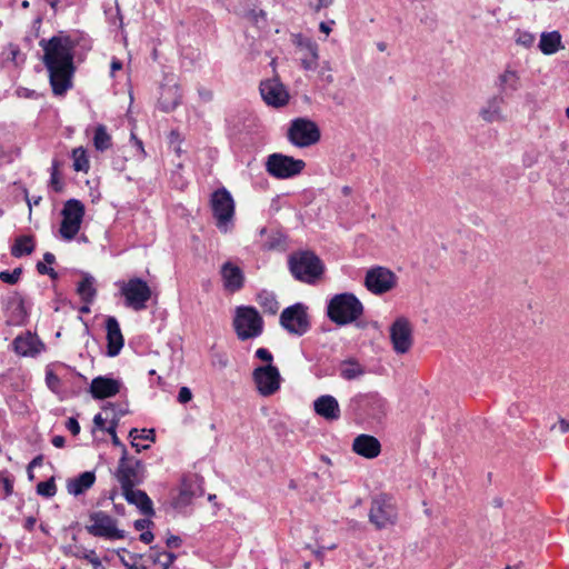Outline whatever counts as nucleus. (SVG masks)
Wrapping results in <instances>:
<instances>
[{
  "instance_id": "c756f323",
  "label": "nucleus",
  "mask_w": 569,
  "mask_h": 569,
  "mask_svg": "<svg viewBox=\"0 0 569 569\" xmlns=\"http://www.w3.org/2000/svg\"><path fill=\"white\" fill-rule=\"evenodd\" d=\"M194 496H196V491L193 490L192 479L189 477L182 478L179 492L172 499L173 508L182 509V508L189 506Z\"/></svg>"
},
{
  "instance_id": "4d7b16f0",
  "label": "nucleus",
  "mask_w": 569,
  "mask_h": 569,
  "mask_svg": "<svg viewBox=\"0 0 569 569\" xmlns=\"http://www.w3.org/2000/svg\"><path fill=\"white\" fill-rule=\"evenodd\" d=\"M333 1L335 0H317L315 4L310 3V7L315 12H319L321 9L330 7Z\"/></svg>"
},
{
  "instance_id": "c9c22d12",
  "label": "nucleus",
  "mask_w": 569,
  "mask_h": 569,
  "mask_svg": "<svg viewBox=\"0 0 569 569\" xmlns=\"http://www.w3.org/2000/svg\"><path fill=\"white\" fill-rule=\"evenodd\" d=\"M93 146L98 151H106L111 147V136L104 124H98L94 129Z\"/></svg>"
},
{
  "instance_id": "393cba45",
  "label": "nucleus",
  "mask_w": 569,
  "mask_h": 569,
  "mask_svg": "<svg viewBox=\"0 0 569 569\" xmlns=\"http://www.w3.org/2000/svg\"><path fill=\"white\" fill-rule=\"evenodd\" d=\"M315 412L326 420L333 421L340 418L338 400L330 395H322L313 401Z\"/></svg>"
},
{
  "instance_id": "f257e3e1",
  "label": "nucleus",
  "mask_w": 569,
  "mask_h": 569,
  "mask_svg": "<svg viewBox=\"0 0 569 569\" xmlns=\"http://www.w3.org/2000/svg\"><path fill=\"white\" fill-rule=\"evenodd\" d=\"M44 51L43 63L49 72L52 92L56 96L64 94L72 87L74 73V49L91 50V41L83 34H68L60 31L58 34L39 42Z\"/></svg>"
},
{
  "instance_id": "6e6552de",
  "label": "nucleus",
  "mask_w": 569,
  "mask_h": 569,
  "mask_svg": "<svg viewBox=\"0 0 569 569\" xmlns=\"http://www.w3.org/2000/svg\"><path fill=\"white\" fill-rule=\"evenodd\" d=\"M280 326L292 336L302 337L311 329L308 307L296 302L282 310L279 318Z\"/></svg>"
},
{
  "instance_id": "9d476101",
  "label": "nucleus",
  "mask_w": 569,
  "mask_h": 569,
  "mask_svg": "<svg viewBox=\"0 0 569 569\" xmlns=\"http://www.w3.org/2000/svg\"><path fill=\"white\" fill-rule=\"evenodd\" d=\"M86 214L84 204L78 199H69L61 210L62 221L59 233L62 239L71 241L78 234Z\"/></svg>"
},
{
  "instance_id": "f704fd0d",
  "label": "nucleus",
  "mask_w": 569,
  "mask_h": 569,
  "mask_svg": "<svg viewBox=\"0 0 569 569\" xmlns=\"http://www.w3.org/2000/svg\"><path fill=\"white\" fill-rule=\"evenodd\" d=\"M77 292L80 295L82 301L91 303L97 293L94 278L90 274H84L82 280L78 283Z\"/></svg>"
},
{
  "instance_id": "864d4df0",
  "label": "nucleus",
  "mask_w": 569,
  "mask_h": 569,
  "mask_svg": "<svg viewBox=\"0 0 569 569\" xmlns=\"http://www.w3.org/2000/svg\"><path fill=\"white\" fill-rule=\"evenodd\" d=\"M192 399V392L188 387H181L178 392V401L180 403H188Z\"/></svg>"
},
{
  "instance_id": "f3484780",
  "label": "nucleus",
  "mask_w": 569,
  "mask_h": 569,
  "mask_svg": "<svg viewBox=\"0 0 569 569\" xmlns=\"http://www.w3.org/2000/svg\"><path fill=\"white\" fill-rule=\"evenodd\" d=\"M292 42L301 53V67L307 71H315L318 68L319 46L310 37L301 33L292 36Z\"/></svg>"
},
{
  "instance_id": "72a5a7b5",
  "label": "nucleus",
  "mask_w": 569,
  "mask_h": 569,
  "mask_svg": "<svg viewBox=\"0 0 569 569\" xmlns=\"http://www.w3.org/2000/svg\"><path fill=\"white\" fill-rule=\"evenodd\" d=\"M257 302L266 313L276 315L279 310V302L274 292L261 290L257 295Z\"/></svg>"
},
{
  "instance_id": "bb28decb",
  "label": "nucleus",
  "mask_w": 569,
  "mask_h": 569,
  "mask_svg": "<svg viewBox=\"0 0 569 569\" xmlns=\"http://www.w3.org/2000/svg\"><path fill=\"white\" fill-rule=\"evenodd\" d=\"M339 377L346 381L358 380L366 375V367L355 357H348L338 363Z\"/></svg>"
},
{
  "instance_id": "3c124183",
  "label": "nucleus",
  "mask_w": 569,
  "mask_h": 569,
  "mask_svg": "<svg viewBox=\"0 0 569 569\" xmlns=\"http://www.w3.org/2000/svg\"><path fill=\"white\" fill-rule=\"evenodd\" d=\"M535 37L530 32H519L517 38V43L522 44L526 48H529L533 44Z\"/></svg>"
},
{
  "instance_id": "aec40b11",
  "label": "nucleus",
  "mask_w": 569,
  "mask_h": 569,
  "mask_svg": "<svg viewBox=\"0 0 569 569\" xmlns=\"http://www.w3.org/2000/svg\"><path fill=\"white\" fill-rule=\"evenodd\" d=\"M220 277L222 280L223 289L229 293L239 292L246 283V276L243 270L228 260L220 267Z\"/></svg>"
},
{
  "instance_id": "6ab92c4d",
  "label": "nucleus",
  "mask_w": 569,
  "mask_h": 569,
  "mask_svg": "<svg viewBox=\"0 0 569 569\" xmlns=\"http://www.w3.org/2000/svg\"><path fill=\"white\" fill-rule=\"evenodd\" d=\"M351 402L373 419H381L386 416L387 401L377 392L357 395Z\"/></svg>"
},
{
  "instance_id": "e433bc0d",
  "label": "nucleus",
  "mask_w": 569,
  "mask_h": 569,
  "mask_svg": "<svg viewBox=\"0 0 569 569\" xmlns=\"http://www.w3.org/2000/svg\"><path fill=\"white\" fill-rule=\"evenodd\" d=\"M520 88V79L515 71L506 70L500 76V89L506 93H511Z\"/></svg>"
},
{
  "instance_id": "6e6d98bb",
  "label": "nucleus",
  "mask_w": 569,
  "mask_h": 569,
  "mask_svg": "<svg viewBox=\"0 0 569 569\" xmlns=\"http://www.w3.org/2000/svg\"><path fill=\"white\" fill-rule=\"evenodd\" d=\"M66 428L73 435L77 436L80 432V425L73 417L69 418L66 422Z\"/></svg>"
},
{
  "instance_id": "a211bd4d",
  "label": "nucleus",
  "mask_w": 569,
  "mask_h": 569,
  "mask_svg": "<svg viewBox=\"0 0 569 569\" xmlns=\"http://www.w3.org/2000/svg\"><path fill=\"white\" fill-rule=\"evenodd\" d=\"M259 90L268 106L280 108L289 101V92L278 78L261 81Z\"/></svg>"
},
{
  "instance_id": "603ef678",
  "label": "nucleus",
  "mask_w": 569,
  "mask_h": 569,
  "mask_svg": "<svg viewBox=\"0 0 569 569\" xmlns=\"http://www.w3.org/2000/svg\"><path fill=\"white\" fill-rule=\"evenodd\" d=\"M254 356H256V358L267 362V365H269V363L272 365L273 356L268 349L259 348L256 350Z\"/></svg>"
},
{
  "instance_id": "f8f14e48",
  "label": "nucleus",
  "mask_w": 569,
  "mask_h": 569,
  "mask_svg": "<svg viewBox=\"0 0 569 569\" xmlns=\"http://www.w3.org/2000/svg\"><path fill=\"white\" fill-rule=\"evenodd\" d=\"M306 167V162L301 159L282 153H272L268 156L266 161V171L277 179H289L298 176Z\"/></svg>"
},
{
  "instance_id": "c03bdc74",
  "label": "nucleus",
  "mask_w": 569,
  "mask_h": 569,
  "mask_svg": "<svg viewBox=\"0 0 569 569\" xmlns=\"http://www.w3.org/2000/svg\"><path fill=\"white\" fill-rule=\"evenodd\" d=\"M102 409L104 411H112V418L111 419H117V422H119L120 418L126 416L128 412H129V409H128V405L124 403V405H116V403H112V402H107Z\"/></svg>"
},
{
  "instance_id": "5fc2aeb1",
  "label": "nucleus",
  "mask_w": 569,
  "mask_h": 569,
  "mask_svg": "<svg viewBox=\"0 0 569 569\" xmlns=\"http://www.w3.org/2000/svg\"><path fill=\"white\" fill-rule=\"evenodd\" d=\"M152 525L153 522L148 518L138 519L133 522V527L138 531H146V529L148 530Z\"/></svg>"
},
{
  "instance_id": "ddd939ff",
  "label": "nucleus",
  "mask_w": 569,
  "mask_h": 569,
  "mask_svg": "<svg viewBox=\"0 0 569 569\" xmlns=\"http://www.w3.org/2000/svg\"><path fill=\"white\" fill-rule=\"evenodd\" d=\"M398 512L396 505L388 495H379L372 498L369 511V521L377 529H383L389 525L396 523Z\"/></svg>"
},
{
  "instance_id": "c85d7f7f",
  "label": "nucleus",
  "mask_w": 569,
  "mask_h": 569,
  "mask_svg": "<svg viewBox=\"0 0 569 569\" xmlns=\"http://www.w3.org/2000/svg\"><path fill=\"white\" fill-rule=\"evenodd\" d=\"M148 563L158 566L160 569H169L176 560V555L167 550H160L158 547H151L146 555H142Z\"/></svg>"
},
{
  "instance_id": "0eeeda50",
  "label": "nucleus",
  "mask_w": 569,
  "mask_h": 569,
  "mask_svg": "<svg viewBox=\"0 0 569 569\" xmlns=\"http://www.w3.org/2000/svg\"><path fill=\"white\" fill-rule=\"evenodd\" d=\"M234 330L240 340L259 337L263 330V320L254 307L241 306L236 310Z\"/></svg>"
},
{
  "instance_id": "2eb2a0df",
  "label": "nucleus",
  "mask_w": 569,
  "mask_h": 569,
  "mask_svg": "<svg viewBox=\"0 0 569 569\" xmlns=\"http://www.w3.org/2000/svg\"><path fill=\"white\" fill-rule=\"evenodd\" d=\"M397 284V276L385 267L370 268L365 278L366 288L375 295H383L392 290Z\"/></svg>"
},
{
  "instance_id": "1a4fd4ad",
  "label": "nucleus",
  "mask_w": 569,
  "mask_h": 569,
  "mask_svg": "<svg viewBox=\"0 0 569 569\" xmlns=\"http://www.w3.org/2000/svg\"><path fill=\"white\" fill-rule=\"evenodd\" d=\"M121 296L124 297V305L134 311H141L147 308V302L151 298V289L148 282L141 278L134 277L128 281H119Z\"/></svg>"
},
{
  "instance_id": "de8ad7c7",
  "label": "nucleus",
  "mask_w": 569,
  "mask_h": 569,
  "mask_svg": "<svg viewBox=\"0 0 569 569\" xmlns=\"http://www.w3.org/2000/svg\"><path fill=\"white\" fill-rule=\"evenodd\" d=\"M117 419H111L110 425L108 428H106V432L111 436L112 443L117 447H120L122 450L126 448V446L122 443V441L118 438L116 429L118 427Z\"/></svg>"
},
{
  "instance_id": "cd10ccee",
  "label": "nucleus",
  "mask_w": 569,
  "mask_h": 569,
  "mask_svg": "<svg viewBox=\"0 0 569 569\" xmlns=\"http://www.w3.org/2000/svg\"><path fill=\"white\" fill-rule=\"evenodd\" d=\"M96 482L94 471H84L74 478L67 480V491L72 496L83 495Z\"/></svg>"
},
{
  "instance_id": "9b49d317",
  "label": "nucleus",
  "mask_w": 569,
  "mask_h": 569,
  "mask_svg": "<svg viewBox=\"0 0 569 569\" xmlns=\"http://www.w3.org/2000/svg\"><path fill=\"white\" fill-rule=\"evenodd\" d=\"M321 138L317 123L307 118H296L288 129L289 141L300 148L317 143Z\"/></svg>"
},
{
  "instance_id": "473e14b6",
  "label": "nucleus",
  "mask_w": 569,
  "mask_h": 569,
  "mask_svg": "<svg viewBox=\"0 0 569 569\" xmlns=\"http://www.w3.org/2000/svg\"><path fill=\"white\" fill-rule=\"evenodd\" d=\"M561 48V34L558 31L542 32L539 49L545 54H553Z\"/></svg>"
},
{
  "instance_id": "423d86ee",
  "label": "nucleus",
  "mask_w": 569,
  "mask_h": 569,
  "mask_svg": "<svg viewBox=\"0 0 569 569\" xmlns=\"http://www.w3.org/2000/svg\"><path fill=\"white\" fill-rule=\"evenodd\" d=\"M210 208L216 219L217 228L222 232H227L229 224L232 223L236 208L230 191L224 187L214 190L210 197Z\"/></svg>"
},
{
  "instance_id": "e2e57ef3",
  "label": "nucleus",
  "mask_w": 569,
  "mask_h": 569,
  "mask_svg": "<svg viewBox=\"0 0 569 569\" xmlns=\"http://www.w3.org/2000/svg\"><path fill=\"white\" fill-rule=\"evenodd\" d=\"M93 423L98 429L103 430V431H106V428H108L106 426V419L101 416V413H98L94 416Z\"/></svg>"
},
{
  "instance_id": "0e129e2a",
  "label": "nucleus",
  "mask_w": 569,
  "mask_h": 569,
  "mask_svg": "<svg viewBox=\"0 0 569 569\" xmlns=\"http://www.w3.org/2000/svg\"><path fill=\"white\" fill-rule=\"evenodd\" d=\"M153 538H154V536L150 530L142 531L139 537L140 541H142L143 543H147V545L151 543Z\"/></svg>"
},
{
  "instance_id": "052dcab7",
  "label": "nucleus",
  "mask_w": 569,
  "mask_h": 569,
  "mask_svg": "<svg viewBox=\"0 0 569 569\" xmlns=\"http://www.w3.org/2000/svg\"><path fill=\"white\" fill-rule=\"evenodd\" d=\"M2 485L6 496H11L13 492V481L10 478L6 477L2 478Z\"/></svg>"
},
{
  "instance_id": "7ed1b4c3",
  "label": "nucleus",
  "mask_w": 569,
  "mask_h": 569,
  "mask_svg": "<svg viewBox=\"0 0 569 569\" xmlns=\"http://www.w3.org/2000/svg\"><path fill=\"white\" fill-rule=\"evenodd\" d=\"M288 266L295 279L315 284L325 272V264L312 251H298L290 254Z\"/></svg>"
},
{
  "instance_id": "dca6fc26",
  "label": "nucleus",
  "mask_w": 569,
  "mask_h": 569,
  "mask_svg": "<svg viewBox=\"0 0 569 569\" xmlns=\"http://www.w3.org/2000/svg\"><path fill=\"white\" fill-rule=\"evenodd\" d=\"M390 340L396 353H407L412 345V327L409 320L405 317L397 318L390 326Z\"/></svg>"
},
{
  "instance_id": "774afa93",
  "label": "nucleus",
  "mask_w": 569,
  "mask_h": 569,
  "mask_svg": "<svg viewBox=\"0 0 569 569\" xmlns=\"http://www.w3.org/2000/svg\"><path fill=\"white\" fill-rule=\"evenodd\" d=\"M43 462V456L42 455H38L37 457H34L30 463L28 465L29 466V469H32L34 467H40Z\"/></svg>"
},
{
  "instance_id": "09e8293b",
  "label": "nucleus",
  "mask_w": 569,
  "mask_h": 569,
  "mask_svg": "<svg viewBox=\"0 0 569 569\" xmlns=\"http://www.w3.org/2000/svg\"><path fill=\"white\" fill-rule=\"evenodd\" d=\"M284 243V238L280 232H276L269 237L264 243V248L271 250Z\"/></svg>"
},
{
  "instance_id": "49530a36",
  "label": "nucleus",
  "mask_w": 569,
  "mask_h": 569,
  "mask_svg": "<svg viewBox=\"0 0 569 569\" xmlns=\"http://www.w3.org/2000/svg\"><path fill=\"white\" fill-rule=\"evenodd\" d=\"M62 551H63V553L66 556H71V557H74V558H78V559H82L83 558V553H87L88 550H86L81 546L69 545V546H64L62 548Z\"/></svg>"
},
{
  "instance_id": "2f4dec72",
  "label": "nucleus",
  "mask_w": 569,
  "mask_h": 569,
  "mask_svg": "<svg viewBox=\"0 0 569 569\" xmlns=\"http://www.w3.org/2000/svg\"><path fill=\"white\" fill-rule=\"evenodd\" d=\"M36 249V242L33 236L23 234L16 238L14 243L11 247V254L14 258H21L23 256L31 254Z\"/></svg>"
},
{
  "instance_id": "4468645a",
  "label": "nucleus",
  "mask_w": 569,
  "mask_h": 569,
  "mask_svg": "<svg viewBox=\"0 0 569 569\" xmlns=\"http://www.w3.org/2000/svg\"><path fill=\"white\" fill-rule=\"evenodd\" d=\"M252 380L260 396L270 397L280 389L282 378L279 369L269 363L257 367L252 372Z\"/></svg>"
},
{
  "instance_id": "4c0bfd02",
  "label": "nucleus",
  "mask_w": 569,
  "mask_h": 569,
  "mask_svg": "<svg viewBox=\"0 0 569 569\" xmlns=\"http://www.w3.org/2000/svg\"><path fill=\"white\" fill-rule=\"evenodd\" d=\"M73 169L78 172H88L90 164L86 150L82 147L72 151Z\"/></svg>"
},
{
  "instance_id": "20e7f679",
  "label": "nucleus",
  "mask_w": 569,
  "mask_h": 569,
  "mask_svg": "<svg viewBox=\"0 0 569 569\" xmlns=\"http://www.w3.org/2000/svg\"><path fill=\"white\" fill-rule=\"evenodd\" d=\"M89 523L86 525V531L96 538L109 541L126 538V531L118 528V520L109 513L98 510L88 515Z\"/></svg>"
},
{
  "instance_id": "ea45409f",
  "label": "nucleus",
  "mask_w": 569,
  "mask_h": 569,
  "mask_svg": "<svg viewBox=\"0 0 569 569\" xmlns=\"http://www.w3.org/2000/svg\"><path fill=\"white\" fill-rule=\"evenodd\" d=\"M118 556L120 558L121 563L127 569H138V560L143 559L142 555L132 553L124 548L118 550Z\"/></svg>"
},
{
  "instance_id": "f03ea898",
  "label": "nucleus",
  "mask_w": 569,
  "mask_h": 569,
  "mask_svg": "<svg viewBox=\"0 0 569 569\" xmlns=\"http://www.w3.org/2000/svg\"><path fill=\"white\" fill-rule=\"evenodd\" d=\"M363 315L362 302L351 292L335 295L327 305V317L338 326L355 322Z\"/></svg>"
},
{
  "instance_id": "680f3d73",
  "label": "nucleus",
  "mask_w": 569,
  "mask_h": 569,
  "mask_svg": "<svg viewBox=\"0 0 569 569\" xmlns=\"http://www.w3.org/2000/svg\"><path fill=\"white\" fill-rule=\"evenodd\" d=\"M507 565L503 569H525V562L523 561H517L515 563H511L512 560L510 557H506Z\"/></svg>"
},
{
  "instance_id": "37998d69",
  "label": "nucleus",
  "mask_w": 569,
  "mask_h": 569,
  "mask_svg": "<svg viewBox=\"0 0 569 569\" xmlns=\"http://www.w3.org/2000/svg\"><path fill=\"white\" fill-rule=\"evenodd\" d=\"M47 387L56 395H61V379L51 369L46 370Z\"/></svg>"
},
{
  "instance_id": "69168bd1",
  "label": "nucleus",
  "mask_w": 569,
  "mask_h": 569,
  "mask_svg": "<svg viewBox=\"0 0 569 569\" xmlns=\"http://www.w3.org/2000/svg\"><path fill=\"white\" fill-rule=\"evenodd\" d=\"M52 445L56 448H63L66 443V439L62 436H54L51 440Z\"/></svg>"
},
{
  "instance_id": "338daca9",
  "label": "nucleus",
  "mask_w": 569,
  "mask_h": 569,
  "mask_svg": "<svg viewBox=\"0 0 569 569\" xmlns=\"http://www.w3.org/2000/svg\"><path fill=\"white\" fill-rule=\"evenodd\" d=\"M558 426H559V429H560V432L561 433H566V432H569V420H566L563 418H560L558 420Z\"/></svg>"
},
{
  "instance_id": "79ce46f5",
  "label": "nucleus",
  "mask_w": 569,
  "mask_h": 569,
  "mask_svg": "<svg viewBox=\"0 0 569 569\" xmlns=\"http://www.w3.org/2000/svg\"><path fill=\"white\" fill-rule=\"evenodd\" d=\"M57 492V486L54 483V479L50 478L49 480L41 481L37 485V493L46 497L51 498Z\"/></svg>"
},
{
  "instance_id": "13d9d810",
  "label": "nucleus",
  "mask_w": 569,
  "mask_h": 569,
  "mask_svg": "<svg viewBox=\"0 0 569 569\" xmlns=\"http://www.w3.org/2000/svg\"><path fill=\"white\" fill-rule=\"evenodd\" d=\"M181 543H182L181 538L178 536H173V535L168 537L166 540V545L170 549L179 548L181 546Z\"/></svg>"
},
{
  "instance_id": "a878e982",
  "label": "nucleus",
  "mask_w": 569,
  "mask_h": 569,
  "mask_svg": "<svg viewBox=\"0 0 569 569\" xmlns=\"http://www.w3.org/2000/svg\"><path fill=\"white\" fill-rule=\"evenodd\" d=\"M122 493L124 499L130 505H134L143 516L151 517L154 515L152 500L143 490L136 489L134 487L122 489Z\"/></svg>"
},
{
  "instance_id": "8fccbe9b",
  "label": "nucleus",
  "mask_w": 569,
  "mask_h": 569,
  "mask_svg": "<svg viewBox=\"0 0 569 569\" xmlns=\"http://www.w3.org/2000/svg\"><path fill=\"white\" fill-rule=\"evenodd\" d=\"M82 559L87 560L92 566V569H100L102 567L101 560L94 550H88L87 553H83Z\"/></svg>"
},
{
  "instance_id": "39448f33",
  "label": "nucleus",
  "mask_w": 569,
  "mask_h": 569,
  "mask_svg": "<svg viewBox=\"0 0 569 569\" xmlns=\"http://www.w3.org/2000/svg\"><path fill=\"white\" fill-rule=\"evenodd\" d=\"M114 477L120 483L121 489L140 486L146 478L144 465L140 459L129 457L127 448H123Z\"/></svg>"
},
{
  "instance_id": "7c9ffc66",
  "label": "nucleus",
  "mask_w": 569,
  "mask_h": 569,
  "mask_svg": "<svg viewBox=\"0 0 569 569\" xmlns=\"http://www.w3.org/2000/svg\"><path fill=\"white\" fill-rule=\"evenodd\" d=\"M10 305L12 307V311L9 322L16 326L26 323L29 317V309L27 307L26 299L22 296L17 295L11 299Z\"/></svg>"
},
{
  "instance_id": "bf43d9fd",
  "label": "nucleus",
  "mask_w": 569,
  "mask_h": 569,
  "mask_svg": "<svg viewBox=\"0 0 569 569\" xmlns=\"http://www.w3.org/2000/svg\"><path fill=\"white\" fill-rule=\"evenodd\" d=\"M507 412L511 417H519L523 412V406L520 403H513L508 408Z\"/></svg>"
},
{
  "instance_id": "58836bf2",
  "label": "nucleus",
  "mask_w": 569,
  "mask_h": 569,
  "mask_svg": "<svg viewBox=\"0 0 569 569\" xmlns=\"http://www.w3.org/2000/svg\"><path fill=\"white\" fill-rule=\"evenodd\" d=\"M479 114L483 121L489 123L498 119V101L496 97L488 100L487 106L480 109Z\"/></svg>"
},
{
  "instance_id": "5701e85b",
  "label": "nucleus",
  "mask_w": 569,
  "mask_h": 569,
  "mask_svg": "<svg viewBox=\"0 0 569 569\" xmlns=\"http://www.w3.org/2000/svg\"><path fill=\"white\" fill-rule=\"evenodd\" d=\"M107 330V356L116 357L120 353L124 345V338L121 333L120 325L114 317H108L106 320Z\"/></svg>"
},
{
  "instance_id": "412c9836",
  "label": "nucleus",
  "mask_w": 569,
  "mask_h": 569,
  "mask_svg": "<svg viewBox=\"0 0 569 569\" xmlns=\"http://www.w3.org/2000/svg\"><path fill=\"white\" fill-rule=\"evenodd\" d=\"M13 350L22 357H34L44 350V343L32 335L30 331L24 335L17 336L12 342Z\"/></svg>"
},
{
  "instance_id": "b1692460",
  "label": "nucleus",
  "mask_w": 569,
  "mask_h": 569,
  "mask_svg": "<svg viewBox=\"0 0 569 569\" xmlns=\"http://www.w3.org/2000/svg\"><path fill=\"white\" fill-rule=\"evenodd\" d=\"M352 450L361 457L373 459L379 456L381 445L376 437L362 433L353 439Z\"/></svg>"
},
{
  "instance_id": "4be33fe9",
  "label": "nucleus",
  "mask_w": 569,
  "mask_h": 569,
  "mask_svg": "<svg viewBox=\"0 0 569 569\" xmlns=\"http://www.w3.org/2000/svg\"><path fill=\"white\" fill-rule=\"evenodd\" d=\"M121 388V382L108 376H98L92 379L89 388L93 399H106L116 396Z\"/></svg>"
},
{
  "instance_id": "a18cd8bd",
  "label": "nucleus",
  "mask_w": 569,
  "mask_h": 569,
  "mask_svg": "<svg viewBox=\"0 0 569 569\" xmlns=\"http://www.w3.org/2000/svg\"><path fill=\"white\" fill-rule=\"evenodd\" d=\"M22 273L21 268H16L13 271H1L0 272V280L8 284H14L19 281L20 276Z\"/></svg>"
},
{
  "instance_id": "a19ab883",
  "label": "nucleus",
  "mask_w": 569,
  "mask_h": 569,
  "mask_svg": "<svg viewBox=\"0 0 569 569\" xmlns=\"http://www.w3.org/2000/svg\"><path fill=\"white\" fill-rule=\"evenodd\" d=\"M59 166H60L59 161L54 159L51 164V173H50V181H49L50 188L57 193L62 192L63 187H64V183L61 181V179L59 177Z\"/></svg>"
}]
</instances>
